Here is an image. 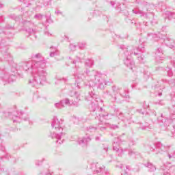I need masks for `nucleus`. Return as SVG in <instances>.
Segmentation results:
<instances>
[{
	"mask_svg": "<svg viewBox=\"0 0 175 175\" xmlns=\"http://www.w3.org/2000/svg\"><path fill=\"white\" fill-rule=\"evenodd\" d=\"M113 150L117 152L118 155H121V154H122V150L120 148V146L117 144H113Z\"/></svg>",
	"mask_w": 175,
	"mask_h": 175,
	"instance_id": "0eeeda50",
	"label": "nucleus"
},
{
	"mask_svg": "<svg viewBox=\"0 0 175 175\" xmlns=\"http://www.w3.org/2000/svg\"><path fill=\"white\" fill-rule=\"evenodd\" d=\"M70 50H72V51H75V50H76V45L71 44L70 45Z\"/></svg>",
	"mask_w": 175,
	"mask_h": 175,
	"instance_id": "2eb2a0df",
	"label": "nucleus"
},
{
	"mask_svg": "<svg viewBox=\"0 0 175 175\" xmlns=\"http://www.w3.org/2000/svg\"><path fill=\"white\" fill-rule=\"evenodd\" d=\"M53 133L51 134V137L57 144H62L64 142V127H62V119L57 117L54 118L51 124Z\"/></svg>",
	"mask_w": 175,
	"mask_h": 175,
	"instance_id": "f03ea898",
	"label": "nucleus"
},
{
	"mask_svg": "<svg viewBox=\"0 0 175 175\" xmlns=\"http://www.w3.org/2000/svg\"><path fill=\"white\" fill-rule=\"evenodd\" d=\"M55 107H56V109H64V107H65V105L64 101H60L59 103H56L55 104Z\"/></svg>",
	"mask_w": 175,
	"mask_h": 175,
	"instance_id": "6e6552de",
	"label": "nucleus"
},
{
	"mask_svg": "<svg viewBox=\"0 0 175 175\" xmlns=\"http://www.w3.org/2000/svg\"><path fill=\"white\" fill-rule=\"evenodd\" d=\"M96 173H100L101 172H103L105 170V167L103 165H99V164H96Z\"/></svg>",
	"mask_w": 175,
	"mask_h": 175,
	"instance_id": "1a4fd4ad",
	"label": "nucleus"
},
{
	"mask_svg": "<svg viewBox=\"0 0 175 175\" xmlns=\"http://www.w3.org/2000/svg\"><path fill=\"white\" fill-rule=\"evenodd\" d=\"M8 116H12V113H8Z\"/></svg>",
	"mask_w": 175,
	"mask_h": 175,
	"instance_id": "a878e982",
	"label": "nucleus"
},
{
	"mask_svg": "<svg viewBox=\"0 0 175 175\" xmlns=\"http://www.w3.org/2000/svg\"><path fill=\"white\" fill-rule=\"evenodd\" d=\"M15 20L17 21V18H16Z\"/></svg>",
	"mask_w": 175,
	"mask_h": 175,
	"instance_id": "7c9ffc66",
	"label": "nucleus"
},
{
	"mask_svg": "<svg viewBox=\"0 0 175 175\" xmlns=\"http://www.w3.org/2000/svg\"><path fill=\"white\" fill-rule=\"evenodd\" d=\"M163 175H170V174L166 172V173H165Z\"/></svg>",
	"mask_w": 175,
	"mask_h": 175,
	"instance_id": "b1692460",
	"label": "nucleus"
},
{
	"mask_svg": "<svg viewBox=\"0 0 175 175\" xmlns=\"http://www.w3.org/2000/svg\"><path fill=\"white\" fill-rule=\"evenodd\" d=\"M157 51H159V53H161L162 51V49H159Z\"/></svg>",
	"mask_w": 175,
	"mask_h": 175,
	"instance_id": "4be33fe9",
	"label": "nucleus"
},
{
	"mask_svg": "<svg viewBox=\"0 0 175 175\" xmlns=\"http://www.w3.org/2000/svg\"><path fill=\"white\" fill-rule=\"evenodd\" d=\"M171 47V49H174V46H170Z\"/></svg>",
	"mask_w": 175,
	"mask_h": 175,
	"instance_id": "bb28decb",
	"label": "nucleus"
},
{
	"mask_svg": "<svg viewBox=\"0 0 175 175\" xmlns=\"http://www.w3.org/2000/svg\"><path fill=\"white\" fill-rule=\"evenodd\" d=\"M32 58H36L37 61L40 60L43 57H42V55L40 53H37L32 55Z\"/></svg>",
	"mask_w": 175,
	"mask_h": 175,
	"instance_id": "f8f14e48",
	"label": "nucleus"
},
{
	"mask_svg": "<svg viewBox=\"0 0 175 175\" xmlns=\"http://www.w3.org/2000/svg\"><path fill=\"white\" fill-rule=\"evenodd\" d=\"M54 55H55V53L51 52V53H50V57H54Z\"/></svg>",
	"mask_w": 175,
	"mask_h": 175,
	"instance_id": "aec40b11",
	"label": "nucleus"
},
{
	"mask_svg": "<svg viewBox=\"0 0 175 175\" xmlns=\"http://www.w3.org/2000/svg\"><path fill=\"white\" fill-rule=\"evenodd\" d=\"M34 18H42V14H36V15H35Z\"/></svg>",
	"mask_w": 175,
	"mask_h": 175,
	"instance_id": "a211bd4d",
	"label": "nucleus"
},
{
	"mask_svg": "<svg viewBox=\"0 0 175 175\" xmlns=\"http://www.w3.org/2000/svg\"><path fill=\"white\" fill-rule=\"evenodd\" d=\"M6 55H7V57H9V55H10V54L6 53Z\"/></svg>",
	"mask_w": 175,
	"mask_h": 175,
	"instance_id": "393cba45",
	"label": "nucleus"
},
{
	"mask_svg": "<svg viewBox=\"0 0 175 175\" xmlns=\"http://www.w3.org/2000/svg\"><path fill=\"white\" fill-rule=\"evenodd\" d=\"M77 61H74V62H73V64H77Z\"/></svg>",
	"mask_w": 175,
	"mask_h": 175,
	"instance_id": "cd10ccee",
	"label": "nucleus"
},
{
	"mask_svg": "<svg viewBox=\"0 0 175 175\" xmlns=\"http://www.w3.org/2000/svg\"><path fill=\"white\" fill-rule=\"evenodd\" d=\"M112 128L113 129H117V128H118V126L114 125Z\"/></svg>",
	"mask_w": 175,
	"mask_h": 175,
	"instance_id": "412c9836",
	"label": "nucleus"
},
{
	"mask_svg": "<svg viewBox=\"0 0 175 175\" xmlns=\"http://www.w3.org/2000/svg\"><path fill=\"white\" fill-rule=\"evenodd\" d=\"M90 140L91 138H90V137L81 138L79 139V144H80V146H87V143Z\"/></svg>",
	"mask_w": 175,
	"mask_h": 175,
	"instance_id": "423d86ee",
	"label": "nucleus"
},
{
	"mask_svg": "<svg viewBox=\"0 0 175 175\" xmlns=\"http://www.w3.org/2000/svg\"><path fill=\"white\" fill-rule=\"evenodd\" d=\"M126 65H127V66H129V65H133V62H131L129 63V60L128 59H126V61L125 62Z\"/></svg>",
	"mask_w": 175,
	"mask_h": 175,
	"instance_id": "dca6fc26",
	"label": "nucleus"
},
{
	"mask_svg": "<svg viewBox=\"0 0 175 175\" xmlns=\"http://www.w3.org/2000/svg\"><path fill=\"white\" fill-rule=\"evenodd\" d=\"M46 62L44 57H41L40 60H36L32 62L31 69L37 70V73L33 75V77L29 80V84H31L33 87H36L38 84H42L46 81V76L47 72L43 69L46 68Z\"/></svg>",
	"mask_w": 175,
	"mask_h": 175,
	"instance_id": "f257e3e1",
	"label": "nucleus"
},
{
	"mask_svg": "<svg viewBox=\"0 0 175 175\" xmlns=\"http://www.w3.org/2000/svg\"><path fill=\"white\" fill-rule=\"evenodd\" d=\"M92 129H94V131H96V128L89 127V129H88L89 132H92Z\"/></svg>",
	"mask_w": 175,
	"mask_h": 175,
	"instance_id": "6ab92c4d",
	"label": "nucleus"
},
{
	"mask_svg": "<svg viewBox=\"0 0 175 175\" xmlns=\"http://www.w3.org/2000/svg\"><path fill=\"white\" fill-rule=\"evenodd\" d=\"M64 101V105H66V106H70V100L68 98H66Z\"/></svg>",
	"mask_w": 175,
	"mask_h": 175,
	"instance_id": "4468645a",
	"label": "nucleus"
},
{
	"mask_svg": "<svg viewBox=\"0 0 175 175\" xmlns=\"http://www.w3.org/2000/svg\"><path fill=\"white\" fill-rule=\"evenodd\" d=\"M8 28H12V26H10Z\"/></svg>",
	"mask_w": 175,
	"mask_h": 175,
	"instance_id": "c756f323",
	"label": "nucleus"
},
{
	"mask_svg": "<svg viewBox=\"0 0 175 175\" xmlns=\"http://www.w3.org/2000/svg\"><path fill=\"white\" fill-rule=\"evenodd\" d=\"M21 2H23L26 6H29L31 5V0H19Z\"/></svg>",
	"mask_w": 175,
	"mask_h": 175,
	"instance_id": "ddd939ff",
	"label": "nucleus"
},
{
	"mask_svg": "<svg viewBox=\"0 0 175 175\" xmlns=\"http://www.w3.org/2000/svg\"><path fill=\"white\" fill-rule=\"evenodd\" d=\"M13 122H20L21 121V118L16 115H14L12 117Z\"/></svg>",
	"mask_w": 175,
	"mask_h": 175,
	"instance_id": "9b49d317",
	"label": "nucleus"
},
{
	"mask_svg": "<svg viewBox=\"0 0 175 175\" xmlns=\"http://www.w3.org/2000/svg\"><path fill=\"white\" fill-rule=\"evenodd\" d=\"M168 157L170 158V159L172 158V154H168Z\"/></svg>",
	"mask_w": 175,
	"mask_h": 175,
	"instance_id": "5701e85b",
	"label": "nucleus"
},
{
	"mask_svg": "<svg viewBox=\"0 0 175 175\" xmlns=\"http://www.w3.org/2000/svg\"><path fill=\"white\" fill-rule=\"evenodd\" d=\"M133 13H135V14H137V13L135 12V10H133Z\"/></svg>",
	"mask_w": 175,
	"mask_h": 175,
	"instance_id": "c85d7f7f",
	"label": "nucleus"
},
{
	"mask_svg": "<svg viewBox=\"0 0 175 175\" xmlns=\"http://www.w3.org/2000/svg\"><path fill=\"white\" fill-rule=\"evenodd\" d=\"M95 80H96V81H98V83H100V79H99L98 75L95 76Z\"/></svg>",
	"mask_w": 175,
	"mask_h": 175,
	"instance_id": "f3484780",
	"label": "nucleus"
},
{
	"mask_svg": "<svg viewBox=\"0 0 175 175\" xmlns=\"http://www.w3.org/2000/svg\"><path fill=\"white\" fill-rule=\"evenodd\" d=\"M16 77L14 75L9 76L8 73H4L1 75V79L4 82V84H8V83H13Z\"/></svg>",
	"mask_w": 175,
	"mask_h": 175,
	"instance_id": "7ed1b4c3",
	"label": "nucleus"
},
{
	"mask_svg": "<svg viewBox=\"0 0 175 175\" xmlns=\"http://www.w3.org/2000/svg\"><path fill=\"white\" fill-rule=\"evenodd\" d=\"M21 66H23L24 70H28L30 68H32V62H24L21 64Z\"/></svg>",
	"mask_w": 175,
	"mask_h": 175,
	"instance_id": "39448f33",
	"label": "nucleus"
},
{
	"mask_svg": "<svg viewBox=\"0 0 175 175\" xmlns=\"http://www.w3.org/2000/svg\"><path fill=\"white\" fill-rule=\"evenodd\" d=\"M70 96L72 98V103H73V105H76V103H77V102L80 100V94H79V92L76 91L71 92L70 93Z\"/></svg>",
	"mask_w": 175,
	"mask_h": 175,
	"instance_id": "20e7f679",
	"label": "nucleus"
},
{
	"mask_svg": "<svg viewBox=\"0 0 175 175\" xmlns=\"http://www.w3.org/2000/svg\"><path fill=\"white\" fill-rule=\"evenodd\" d=\"M146 166L148 167L150 172H155L157 170L155 166L152 165V163H148Z\"/></svg>",
	"mask_w": 175,
	"mask_h": 175,
	"instance_id": "9d476101",
	"label": "nucleus"
}]
</instances>
